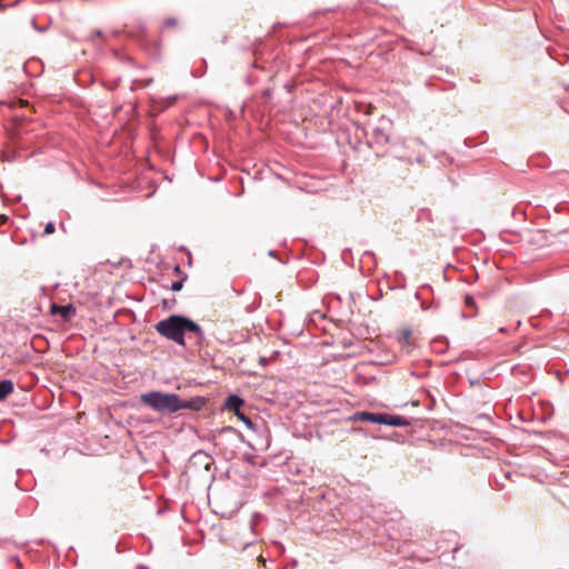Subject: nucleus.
Segmentation results:
<instances>
[{
    "label": "nucleus",
    "mask_w": 569,
    "mask_h": 569,
    "mask_svg": "<svg viewBox=\"0 0 569 569\" xmlns=\"http://www.w3.org/2000/svg\"><path fill=\"white\" fill-rule=\"evenodd\" d=\"M92 36L101 37L102 32L100 30L93 31Z\"/></svg>",
    "instance_id": "18"
},
{
    "label": "nucleus",
    "mask_w": 569,
    "mask_h": 569,
    "mask_svg": "<svg viewBox=\"0 0 569 569\" xmlns=\"http://www.w3.org/2000/svg\"><path fill=\"white\" fill-rule=\"evenodd\" d=\"M226 435H233V436H236V430L233 428H231V427H226V428L221 429V431L219 433V438H218V440L216 442V446L220 445V440Z\"/></svg>",
    "instance_id": "10"
},
{
    "label": "nucleus",
    "mask_w": 569,
    "mask_h": 569,
    "mask_svg": "<svg viewBox=\"0 0 569 569\" xmlns=\"http://www.w3.org/2000/svg\"><path fill=\"white\" fill-rule=\"evenodd\" d=\"M239 419L249 428V429H253L254 425L253 422L251 421L250 418H248L246 415L241 413V412H238L236 413Z\"/></svg>",
    "instance_id": "11"
},
{
    "label": "nucleus",
    "mask_w": 569,
    "mask_h": 569,
    "mask_svg": "<svg viewBox=\"0 0 569 569\" xmlns=\"http://www.w3.org/2000/svg\"><path fill=\"white\" fill-rule=\"evenodd\" d=\"M182 284H183L182 280L174 281V282L171 283V290L172 291H180L181 288H182Z\"/></svg>",
    "instance_id": "14"
},
{
    "label": "nucleus",
    "mask_w": 569,
    "mask_h": 569,
    "mask_svg": "<svg viewBox=\"0 0 569 569\" xmlns=\"http://www.w3.org/2000/svg\"><path fill=\"white\" fill-rule=\"evenodd\" d=\"M154 329L163 338L183 348L187 347V333L190 335L189 339L193 341L194 346L200 347L204 340V331L202 328L197 322L182 315H171L160 320L156 323Z\"/></svg>",
    "instance_id": "1"
},
{
    "label": "nucleus",
    "mask_w": 569,
    "mask_h": 569,
    "mask_svg": "<svg viewBox=\"0 0 569 569\" xmlns=\"http://www.w3.org/2000/svg\"><path fill=\"white\" fill-rule=\"evenodd\" d=\"M176 101V97L169 98L168 106L173 104Z\"/></svg>",
    "instance_id": "19"
},
{
    "label": "nucleus",
    "mask_w": 569,
    "mask_h": 569,
    "mask_svg": "<svg viewBox=\"0 0 569 569\" xmlns=\"http://www.w3.org/2000/svg\"><path fill=\"white\" fill-rule=\"evenodd\" d=\"M381 425H387L391 427H408L411 423L407 418L402 416L383 413Z\"/></svg>",
    "instance_id": "4"
},
{
    "label": "nucleus",
    "mask_w": 569,
    "mask_h": 569,
    "mask_svg": "<svg viewBox=\"0 0 569 569\" xmlns=\"http://www.w3.org/2000/svg\"><path fill=\"white\" fill-rule=\"evenodd\" d=\"M177 20L174 18H168L163 21V27L169 28L176 26Z\"/></svg>",
    "instance_id": "15"
},
{
    "label": "nucleus",
    "mask_w": 569,
    "mask_h": 569,
    "mask_svg": "<svg viewBox=\"0 0 569 569\" xmlns=\"http://www.w3.org/2000/svg\"><path fill=\"white\" fill-rule=\"evenodd\" d=\"M383 413L380 412H369V411H359L355 412L351 416L352 421H366L371 423H382Z\"/></svg>",
    "instance_id": "3"
},
{
    "label": "nucleus",
    "mask_w": 569,
    "mask_h": 569,
    "mask_svg": "<svg viewBox=\"0 0 569 569\" xmlns=\"http://www.w3.org/2000/svg\"><path fill=\"white\" fill-rule=\"evenodd\" d=\"M389 138H390L389 133L385 129H382L380 127H375L372 129V133H371V138H370V142L369 143H370V146H372V144H380V146H382V144L388 143Z\"/></svg>",
    "instance_id": "6"
},
{
    "label": "nucleus",
    "mask_w": 569,
    "mask_h": 569,
    "mask_svg": "<svg viewBox=\"0 0 569 569\" xmlns=\"http://www.w3.org/2000/svg\"><path fill=\"white\" fill-rule=\"evenodd\" d=\"M31 26H32V28H33L34 30H37V29H38V26H37V22H36V20H34V19H32V20H31Z\"/></svg>",
    "instance_id": "16"
},
{
    "label": "nucleus",
    "mask_w": 569,
    "mask_h": 569,
    "mask_svg": "<svg viewBox=\"0 0 569 569\" xmlns=\"http://www.w3.org/2000/svg\"><path fill=\"white\" fill-rule=\"evenodd\" d=\"M243 403H244V401L242 398H240L237 395H231L226 399L224 408L238 413V412H240L239 410Z\"/></svg>",
    "instance_id": "7"
},
{
    "label": "nucleus",
    "mask_w": 569,
    "mask_h": 569,
    "mask_svg": "<svg viewBox=\"0 0 569 569\" xmlns=\"http://www.w3.org/2000/svg\"><path fill=\"white\" fill-rule=\"evenodd\" d=\"M54 232V224L52 222H48L44 227L43 233L44 234H51Z\"/></svg>",
    "instance_id": "13"
},
{
    "label": "nucleus",
    "mask_w": 569,
    "mask_h": 569,
    "mask_svg": "<svg viewBox=\"0 0 569 569\" xmlns=\"http://www.w3.org/2000/svg\"><path fill=\"white\" fill-rule=\"evenodd\" d=\"M140 400L144 406L161 415H173L183 409L199 411L206 405V400L202 397L181 399L177 393L161 391L142 393Z\"/></svg>",
    "instance_id": "2"
},
{
    "label": "nucleus",
    "mask_w": 569,
    "mask_h": 569,
    "mask_svg": "<svg viewBox=\"0 0 569 569\" xmlns=\"http://www.w3.org/2000/svg\"><path fill=\"white\" fill-rule=\"evenodd\" d=\"M48 29V27H38V32H44Z\"/></svg>",
    "instance_id": "17"
},
{
    "label": "nucleus",
    "mask_w": 569,
    "mask_h": 569,
    "mask_svg": "<svg viewBox=\"0 0 569 569\" xmlns=\"http://www.w3.org/2000/svg\"><path fill=\"white\" fill-rule=\"evenodd\" d=\"M13 391V383L11 380L4 379L0 381V400L6 399Z\"/></svg>",
    "instance_id": "8"
},
{
    "label": "nucleus",
    "mask_w": 569,
    "mask_h": 569,
    "mask_svg": "<svg viewBox=\"0 0 569 569\" xmlns=\"http://www.w3.org/2000/svg\"><path fill=\"white\" fill-rule=\"evenodd\" d=\"M410 339H411V330L410 329H405L401 332V336L399 338V342L402 345L403 348L407 349L406 350L407 352H410V346H411Z\"/></svg>",
    "instance_id": "9"
},
{
    "label": "nucleus",
    "mask_w": 569,
    "mask_h": 569,
    "mask_svg": "<svg viewBox=\"0 0 569 569\" xmlns=\"http://www.w3.org/2000/svg\"><path fill=\"white\" fill-rule=\"evenodd\" d=\"M465 303H466V307H468V308H475L476 307V301H475L473 297L470 296V295H467L465 297Z\"/></svg>",
    "instance_id": "12"
},
{
    "label": "nucleus",
    "mask_w": 569,
    "mask_h": 569,
    "mask_svg": "<svg viewBox=\"0 0 569 569\" xmlns=\"http://www.w3.org/2000/svg\"><path fill=\"white\" fill-rule=\"evenodd\" d=\"M52 315H60L63 320H70L76 315V308L71 305L59 306L53 303L51 306Z\"/></svg>",
    "instance_id": "5"
}]
</instances>
